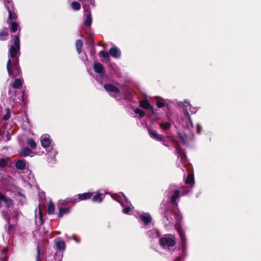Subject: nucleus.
Here are the masks:
<instances>
[{"mask_svg":"<svg viewBox=\"0 0 261 261\" xmlns=\"http://www.w3.org/2000/svg\"><path fill=\"white\" fill-rule=\"evenodd\" d=\"M7 69L9 75L11 77L18 76L20 73V68L18 64V60L17 59L11 62L9 59L7 64Z\"/></svg>","mask_w":261,"mask_h":261,"instance_id":"f257e3e1","label":"nucleus"},{"mask_svg":"<svg viewBox=\"0 0 261 261\" xmlns=\"http://www.w3.org/2000/svg\"><path fill=\"white\" fill-rule=\"evenodd\" d=\"M160 244L165 250H172L176 244L175 238L171 234H166L160 239Z\"/></svg>","mask_w":261,"mask_h":261,"instance_id":"f03ea898","label":"nucleus"},{"mask_svg":"<svg viewBox=\"0 0 261 261\" xmlns=\"http://www.w3.org/2000/svg\"><path fill=\"white\" fill-rule=\"evenodd\" d=\"M113 198L114 200L119 202L121 205L124 207L122 210L123 213L126 214H128L130 210L132 204L128 201L126 196L122 193H121L120 195H114Z\"/></svg>","mask_w":261,"mask_h":261,"instance_id":"7ed1b4c3","label":"nucleus"},{"mask_svg":"<svg viewBox=\"0 0 261 261\" xmlns=\"http://www.w3.org/2000/svg\"><path fill=\"white\" fill-rule=\"evenodd\" d=\"M175 228L177 231L178 234L179 236L180 239V245H181V249L182 255H184L187 252V239L186 235L185 234V232L181 228L179 225L176 224L175 225Z\"/></svg>","mask_w":261,"mask_h":261,"instance_id":"20e7f679","label":"nucleus"},{"mask_svg":"<svg viewBox=\"0 0 261 261\" xmlns=\"http://www.w3.org/2000/svg\"><path fill=\"white\" fill-rule=\"evenodd\" d=\"M20 49V40L19 34L14 36V45L11 46L9 49L10 56L14 58L17 56Z\"/></svg>","mask_w":261,"mask_h":261,"instance_id":"39448f33","label":"nucleus"},{"mask_svg":"<svg viewBox=\"0 0 261 261\" xmlns=\"http://www.w3.org/2000/svg\"><path fill=\"white\" fill-rule=\"evenodd\" d=\"M139 220L142 224L143 227H145L151 222L152 217L149 213L142 212L138 214Z\"/></svg>","mask_w":261,"mask_h":261,"instance_id":"423d86ee","label":"nucleus"},{"mask_svg":"<svg viewBox=\"0 0 261 261\" xmlns=\"http://www.w3.org/2000/svg\"><path fill=\"white\" fill-rule=\"evenodd\" d=\"M46 150L47 152L48 162L52 164L55 163L56 162V156L58 154L57 150L53 147L51 148V150H48L46 149Z\"/></svg>","mask_w":261,"mask_h":261,"instance_id":"0eeeda50","label":"nucleus"},{"mask_svg":"<svg viewBox=\"0 0 261 261\" xmlns=\"http://www.w3.org/2000/svg\"><path fill=\"white\" fill-rule=\"evenodd\" d=\"M105 89L106 91H107L108 92L110 93V94L112 96H114L115 95L114 94H119L120 93L119 89L117 88L116 87L111 85V84H106L104 86Z\"/></svg>","mask_w":261,"mask_h":261,"instance_id":"6e6552de","label":"nucleus"},{"mask_svg":"<svg viewBox=\"0 0 261 261\" xmlns=\"http://www.w3.org/2000/svg\"><path fill=\"white\" fill-rule=\"evenodd\" d=\"M0 202L1 204L4 203L5 205L8 207H12L13 203L9 197H8L3 194H0Z\"/></svg>","mask_w":261,"mask_h":261,"instance_id":"1a4fd4ad","label":"nucleus"},{"mask_svg":"<svg viewBox=\"0 0 261 261\" xmlns=\"http://www.w3.org/2000/svg\"><path fill=\"white\" fill-rule=\"evenodd\" d=\"M48 134H45L41 137V144L42 147L46 148H48L51 144V140Z\"/></svg>","mask_w":261,"mask_h":261,"instance_id":"9d476101","label":"nucleus"},{"mask_svg":"<svg viewBox=\"0 0 261 261\" xmlns=\"http://www.w3.org/2000/svg\"><path fill=\"white\" fill-rule=\"evenodd\" d=\"M172 212L167 211L164 214L163 221L166 225H172L174 223V219L171 216Z\"/></svg>","mask_w":261,"mask_h":261,"instance_id":"9b49d317","label":"nucleus"},{"mask_svg":"<svg viewBox=\"0 0 261 261\" xmlns=\"http://www.w3.org/2000/svg\"><path fill=\"white\" fill-rule=\"evenodd\" d=\"M55 243L57 250L60 251H63L65 250L66 247L65 243L61 238H57L55 239Z\"/></svg>","mask_w":261,"mask_h":261,"instance_id":"f8f14e48","label":"nucleus"},{"mask_svg":"<svg viewBox=\"0 0 261 261\" xmlns=\"http://www.w3.org/2000/svg\"><path fill=\"white\" fill-rule=\"evenodd\" d=\"M175 148L177 154H178V157L180 158V161L185 164V161H186V155L185 151L182 150L179 145L177 144L175 145Z\"/></svg>","mask_w":261,"mask_h":261,"instance_id":"ddd939ff","label":"nucleus"},{"mask_svg":"<svg viewBox=\"0 0 261 261\" xmlns=\"http://www.w3.org/2000/svg\"><path fill=\"white\" fill-rule=\"evenodd\" d=\"M86 12L84 15V24L87 26H90L92 23V16L91 12L89 10H85Z\"/></svg>","mask_w":261,"mask_h":261,"instance_id":"4468645a","label":"nucleus"},{"mask_svg":"<svg viewBox=\"0 0 261 261\" xmlns=\"http://www.w3.org/2000/svg\"><path fill=\"white\" fill-rule=\"evenodd\" d=\"M148 132L151 138L158 141H164V137L161 135H159L156 130L148 129Z\"/></svg>","mask_w":261,"mask_h":261,"instance_id":"2eb2a0df","label":"nucleus"},{"mask_svg":"<svg viewBox=\"0 0 261 261\" xmlns=\"http://www.w3.org/2000/svg\"><path fill=\"white\" fill-rule=\"evenodd\" d=\"M109 53L112 57L115 58H119L120 57L121 51L118 48L115 46L110 48Z\"/></svg>","mask_w":261,"mask_h":261,"instance_id":"dca6fc26","label":"nucleus"},{"mask_svg":"<svg viewBox=\"0 0 261 261\" xmlns=\"http://www.w3.org/2000/svg\"><path fill=\"white\" fill-rule=\"evenodd\" d=\"M147 235L150 239L158 238L160 236V233L156 229H153L147 232Z\"/></svg>","mask_w":261,"mask_h":261,"instance_id":"f3484780","label":"nucleus"},{"mask_svg":"<svg viewBox=\"0 0 261 261\" xmlns=\"http://www.w3.org/2000/svg\"><path fill=\"white\" fill-rule=\"evenodd\" d=\"M93 69L95 72L99 74L100 76L103 75V66L99 63H94L93 64Z\"/></svg>","mask_w":261,"mask_h":261,"instance_id":"a211bd4d","label":"nucleus"},{"mask_svg":"<svg viewBox=\"0 0 261 261\" xmlns=\"http://www.w3.org/2000/svg\"><path fill=\"white\" fill-rule=\"evenodd\" d=\"M8 159L1 158L0 159V179L2 178V173L4 172L5 167L8 166Z\"/></svg>","mask_w":261,"mask_h":261,"instance_id":"6ab92c4d","label":"nucleus"},{"mask_svg":"<svg viewBox=\"0 0 261 261\" xmlns=\"http://www.w3.org/2000/svg\"><path fill=\"white\" fill-rule=\"evenodd\" d=\"M173 192V194H172L170 197L171 203L173 205L177 206V203L176 202V200L179 197L180 192L178 189L176 191H174Z\"/></svg>","mask_w":261,"mask_h":261,"instance_id":"aec40b11","label":"nucleus"},{"mask_svg":"<svg viewBox=\"0 0 261 261\" xmlns=\"http://www.w3.org/2000/svg\"><path fill=\"white\" fill-rule=\"evenodd\" d=\"M92 195V193L87 192L83 194H79L77 196L78 197V200L80 201L90 199Z\"/></svg>","mask_w":261,"mask_h":261,"instance_id":"412c9836","label":"nucleus"},{"mask_svg":"<svg viewBox=\"0 0 261 261\" xmlns=\"http://www.w3.org/2000/svg\"><path fill=\"white\" fill-rule=\"evenodd\" d=\"M140 105L145 109H151L152 113H153V108L147 100H144L141 101Z\"/></svg>","mask_w":261,"mask_h":261,"instance_id":"4be33fe9","label":"nucleus"},{"mask_svg":"<svg viewBox=\"0 0 261 261\" xmlns=\"http://www.w3.org/2000/svg\"><path fill=\"white\" fill-rule=\"evenodd\" d=\"M78 201H79L78 200V197L76 198V197H71V198H67L64 200H61L60 202H61V204H64L65 203H68L74 204Z\"/></svg>","mask_w":261,"mask_h":261,"instance_id":"5701e85b","label":"nucleus"},{"mask_svg":"<svg viewBox=\"0 0 261 261\" xmlns=\"http://www.w3.org/2000/svg\"><path fill=\"white\" fill-rule=\"evenodd\" d=\"M70 207H60L59 208L58 217L61 218L64 214H68L70 212Z\"/></svg>","mask_w":261,"mask_h":261,"instance_id":"b1692460","label":"nucleus"},{"mask_svg":"<svg viewBox=\"0 0 261 261\" xmlns=\"http://www.w3.org/2000/svg\"><path fill=\"white\" fill-rule=\"evenodd\" d=\"M186 184L190 185L191 188L193 187L194 185V178L192 174L188 175L186 179Z\"/></svg>","mask_w":261,"mask_h":261,"instance_id":"393cba45","label":"nucleus"},{"mask_svg":"<svg viewBox=\"0 0 261 261\" xmlns=\"http://www.w3.org/2000/svg\"><path fill=\"white\" fill-rule=\"evenodd\" d=\"M32 153V151L29 147H25L21 149L20 154L23 156H27L31 155Z\"/></svg>","mask_w":261,"mask_h":261,"instance_id":"a878e982","label":"nucleus"},{"mask_svg":"<svg viewBox=\"0 0 261 261\" xmlns=\"http://www.w3.org/2000/svg\"><path fill=\"white\" fill-rule=\"evenodd\" d=\"M15 166L17 169L23 170L25 168L26 163L24 161L19 160L16 162Z\"/></svg>","mask_w":261,"mask_h":261,"instance_id":"bb28decb","label":"nucleus"},{"mask_svg":"<svg viewBox=\"0 0 261 261\" xmlns=\"http://www.w3.org/2000/svg\"><path fill=\"white\" fill-rule=\"evenodd\" d=\"M178 136L180 141L184 145H188V140L187 135H182L180 133H178Z\"/></svg>","mask_w":261,"mask_h":261,"instance_id":"cd10ccee","label":"nucleus"},{"mask_svg":"<svg viewBox=\"0 0 261 261\" xmlns=\"http://www.w3.org/2000/svg\"><path fill=\"white\" fill-rule=\"evenodd\" d=\"M103 197L104 196L102 194L100 193H97L92 198V200L94 202H101L102 201Z\"/></svg>","mask_w":261,"mask_h":261,"instance_id":"c85d7f7f","label":"nucleus"},{"mask_svg":"<svg viewBox=\"0 0 261 261\" xmlns=\"http://www.w3.org/2000/svg\"><path fill=\"white\" fill-rule=\"evenodd\" d=\"M95 1L94 0H83L82 4L83 7L85 10L86 9V7L87 6H89V5H91L93 7L95 6Z\"/></svg>","mask_w":261,"mask_h":261,"instance_id":"c756f323","label":"nucleus"},{"mask_svg":"<svg viewBox=\"0 0 261 261\" xmlns=\"http://www.w3.org/2000/svg\"><path fill=\"white\" fill-rule=\"evenodd\" d=\"M22 84V80L21 79H17L15 80L12 84V86L14 88L19 89Z\"/></svg>","mask_w":261,"mask_h":261,"instance_id":"7c9ffc66","label":"nucleus"},{"mask_svg":"<svg viewBox=\"0 0 261 261\" xmlns=\"http://www.w3.org/2000/svg\"><path fill=\"white\" fill-rule=\"evenodd\" d=\"M8 248L7 247H5L3 251L1 253L0 255V261H7V258L5 254L7 252Z\"/></svg>","mask_w":261,"mask_h":261,"instance_id":"2f4dec72","label":"nucleus"},{"mask_svg":"<svg viewBox=\"0 0 261 261\" xmlns=\"http://www.w3.org/2000/svg\"><path fill=\"white\" fill-rule=\"evenodd\" d=\"M177 189H176V187L175 186H171L166 191V194L167 196L171 197L172 194H173L174 191H176Z\"/></svg>","mask_w":261,"mask_h":261,"instance_id":"473e14b6","label":"nucleus"},{"mask_svg":"<svg viewBox=\"0 0 261 261\" xmlns=\"http://www.w3.org/2000/svg\"><path fill=\"white\" fill-rule=\"evenodd\" d=\"M159 125L161 128L164 130L169 129L171 126V123L170 122H162L160 123Z\"/></svg>","mask_w":261,"mask_h":261,"instance_id":"72a5a7b5","label":"nucleus"},{"mask_svg":"<svg viewBox=\"0 0 261 261\" xmlns=\"http://www.w3.org/2000/svg\"><path fill=\"white\" fill-rule=\"evenodd\" d=\"M8 32L7 31V29H4L3 31L0 32V40H5L7 39V37L8 36Z\"/></svg>","mask_w":261,"mask_h":261,"instance_id":"f704fd0d","label":"nucleus"},{"mask_svg":"<svg viewBox=\"0 0 261 261\" xmlns=\"http://www.w3.org/2000/svg\"><path fill=\"white\" fill-rule=\"evenodd\" d=\"M8 11L9 12V19L10 20H15L16 15L15 13H13V10H11V7H8Z\"/></svg>","mask_w":261,"mask_h":261,"instance_id":"c9c22d12","label":"nucleus"},{"mask_svg":"<svg viewBox=\"0 0 261 261\" xmlns=\"http://www.w3.org/2000/svg\"><path fill=\"white\" fill-rule=\"evenodd\" d=\"M99 56L100 58H103L106 61H108L109 60V55L108 53L104 51L101 50L99 53Z\"/></svg>","mask_w":261,"mask_h":261,"instance_id":"e433bc0d","label":"nucleus"},{"mask_svg":"<svg viewBox=\"0 0 261 261\" xmlns=\"http://www.w3.org/2000/svg\"><path fill=\"white\" fill-rule=\"evenodd\" d=\"M83 46V42L81 40H78L76 42V50L79 54L82 51V48Z\"/></svg>","mask_w":261,"mask_h":261,"instance_id":"4c0bfd02","label":"nucleus"},{"mask_svg":"<svg viewBox=\"0 0 261 261\" xmlns=\"http://www.w3.org/2000/svg\"><path fill=\"white\" fill-rule=\"evenodd\" d=\"M27 143L32 149L36 148L37 144L33 139H28L27 140Z\"/></svg>","mask_w":261,"mask_h":261,"instance_id":"58836bf2","label":"nucleus"},{"mask_svg":"<svg viewBox=\"0 0 261 261\" xmlns=\"http://www.w3.org/2000/svg\"><path fill=\"white\" fill-rule=\"evenodd\" d=\"M5 8L8 10V7H11V10H13V4L12 0H4Z\"/></svg>","mask_w":261,"mask_h":261,"instance_id":"ea45409f","label":"nucleus"},{"mask_svg":"<svg viewBox=\"0 0 261 261\" xmlns=\"http://www.w3.org/2000/svg\"><path fill=\"white\" fill-rule=\"evenodd\" d=\"M71 8L74 10H79L81 9V4L77 2H73L71 4Z\"/></svg>","mask_w":261,"mask_h":261,"instance_id":"a19ab883","label":"nucleus"},{"mask_svg":"<svg viewBox=\"0 0 261 261\" xmlns=\"http://www.w3.org/2000/svg\"><path fill=\"white\" fill-rule=\"evenodd\" d=\"M54 210H55L54 204L52 202H50L48 204V206H47V213L49 215L52 214L53 213Z\"/></svg>","mask_w":261,"mask_h":261,"instance_id":"79ce46f5","label":"nucleus"},{"mask_svg":"<svg viewBox=\"0 0 261 261\" xmlns=\"http://www.w3.org/2000/svg\"><path fill=\"white\" fill-rule=\"evenodd\" d=\"M134 112L136 114H138L140 117H143L145 115V112L139 108L135 109Z\"/></svg>","mask_w":261,"mask_h":261,"instance_id":"37998d69","label":"nucleus"},{"mask_svg":"<svg viewBox=\"0 0 261 261\" xmlns=\"http://www.w3.org/2000/svg\"><path fill=\"white\" fill-rule=\"evenodd\" d=\"M10 115H11V111H10V109L7 108V109H6V114L4 115L3 119L4 120H8L10 118Z\"/></svg>","mask_w":261,"mask_h":261,"instance_id":"c03bdc74","label":"nucleus"},{"mask_svg":"<svg viewBox=\"0 0 261 261\" xmlns=\"http://www.w3.org/2000/svg\"><path fill=\"white\" fill-rule=\"evenodd\" d=\"M18 24L15 22H12L11 25V31L12 32H15L18 28Z\"/></svg>","mask_w":261,"mask_h":261,"instance_id":"a18cd8bd","label":"nucleus"},{"mask_svg":"<svg viewBox=\"0 0 261 261\" xmlns=\"http://www.w3.org/2000/svg\"><path fill=\"white\" fill-rule=\"evenodd\" d=\"M184 114H185V117H186L188 118V119H189V122H190V124L191 125V126L193 127V123H192V120H191V118H190V115H189V114L188 111L187 110L184 109Z\"/></svg>","mask_w":261,"mask_h":261,"instance_id":"49530a36","label":"nucleus"},{"mask_svg":"<svg viewBox=\"0 0 261 261\" xmlns=\"http://www.w3.org/2000/svg\"><path fill=\"white\" fill-rule=\"evenodd\" d=\"M36 261H40V252L39 247L38 245L37 247V254L36 256Z\"/></svg>","mask_w":261,"mask_h":261,"instance_id":"de8ad7c7","label":"nucleus"},{"mask_svg":"<svg viewBox=\"0 0 261 261\" xmlns=\"http://www.w3.org/2000/svg\"><path fill=\"white\" fill-rule=\"evenodd\" d=\"M189 110H190V112L192 114H195L198 110V108H195V107H192V106H190Z\"/></svg>","mask_w":261,"mask_h":261,"instance_id":"09e8293b","label":"nucleus"},{"mask_svg":"<svg viewBox=\"0 0 261 261\" xmlns=\"http://www.w3.org/2000/svg\"><path fill=\"white\" fill-rule=\"evenodd\" d=\"M202 129V127L200 124L197 125V132L198 134H200Z\"/></svg>","mask_w":261,"mask_h":261,"instance_id":"8fccbe9b","label":"nucleus"},{"mask_svg":"<svg viewBox=\"0 0 261 261\" xmlns=\"http://www.w3.org/2000/svg\"><path fill=\"white\" fill-rule=\"evenodd\" d=\"M156 106H157V107H158V108H161L164 107V106H165V105H164V103H163V102H160V101H159V102H158L156 103Z\"/></svg>","mask_w":261,"mask_h":261,"instance_id":"3c124183","label":"nucleus"},{"mask_svg":"<svg viewBox=\"0 0 261 261\" xmlns=\"http://www.w3.org/2000/svg\"><path fill=\"white\" fill-rule=\"evenodd\" d=\"M39 219L40 220V223H42V218H43V216H42V214H41V210H39Z\"/></svg>","mask_w":261,"mask_h":261,"instance_id":"603ef678","label":"nucleus"},{"mask_svg":"<svg viewBox=\"0 0 261 261\" xmlns=\"http://www.w3.org/2000/svg\"><path fill=\"white\" fill-rule=\"evenodd\" d=\"M184 105H185V107H187V106H190V102L188 100H185L184 101Z\"/></svg>","mask_w":261,"mask_h":261,"instance_id":"864d4df0","label":"nucleus"},{"mask_svg":"<svg viewBox=\"0 0 261 261\" xmlns=\"http://www.w3.org/2000/svg\"><path fill=\"white\" fill-rule=\"evenodd\" d=\"M174 261H182L181 258L180 256L177 257Z\"/></svg>","mask_w":261,"mask_h":261,"instance_id":"5fc2aeb1","label":"nucleus"},{"mask_svg":"<svg viewBox=\"0 0 261 261\" xmlns=\"http://www.w3.org/2000/svg\"><path fill=\"white\" fill-rule=\"evenodd\" d=\"M71 239H73L74 240H75L77 243H79L80 241L79 240L76 239V238H74L73 237H72L70 238Z\"/></svg>","mask_w":261,"mask_h":261,"instance_id":"6e6d98bb","label":"nucleus"},{"mask_svg":"<svg viewBox=\"0 0 261 261\" xmlns=\"http://www.w3.org/2000/svg\"><path fill=\"white\" fill-rule=\"evenodd\" d=\"M190 191H191V190L190 189L188 191H187L185 193L183 194V195L188 194Z\"/></svg>","mask_w":261,"mask_h":261,"instance_id":"4d7b16f0","label":"nucleus"},{"mask_svg":"<svg viewBox=\"0 0 261 261\" xmlns=\"http://www.w3.org/2000/svg\"><path fill=\"white\" fill-rule=\"evenodd\" d=\"M86 60H87V57H86Z\"/></svg>","mask_w":261,"mask_h":261,"instance_id":"13d9d810","label":"nucleus"}]
</instances>
